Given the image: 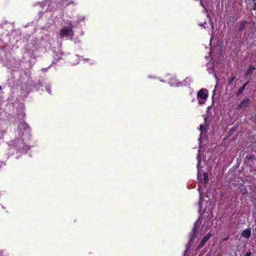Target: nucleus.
<instances>
[{
    "mask_svg": "<svg viewBox=\"0 0 256 256\" xmlns=\"http://www.w3.org/2000/svg\"><path fill=\"white\" fill-rule=\"evenodd\" d=\"M254 22L252 24L246 20H239L236 25L235 31L238 35L241 36L244 34V38H248L254 29Z\"/></svg>",
    "mask_w": 256,
    "mask_h": 256,
    "instance_id": "f257e3e1",
    "label": "nucleus"
},
{
    "mask_svg": "<svg viewBox=\"0 0 256 256\" xmlns=\"http://www.w3.org/2000/svg\"><path fill=\"white\" fill-rule=\"evenodd\" d=\"M208 97V90L206 89H201L197 94V99L200 104H204Z\"/></svg>",
    "mask_w": 256,
    "mask_h": 256,
    "instance_id": "f03ea898",
    "label": "nucleus"
},
{
    "mask_svg": "<svg viewBox=\"0 0 256 256\" xmlns=\"http://www.w3.org/2000/svg\"><path fill=\"white\" fill-rule=\"evenodd\" d=\"M72 32V27L66 26L62 28L60 30V38H62L64 36H68L70 33Z\"/></svg>",
    "mask_w": 256,
    "mask_h": 256,
    "instance_id": "7ed1b4c3",
    "label": "nucleus"
},
{
    "mask_svg": "<svg viewBox=\"0 0 256 256\" xmlns=\"http://www.w3.org/2000/svg\"><path fill=\"white\" fill-rule=\"evenodd\" d=\"M250 102V100L248 98H246L238 104L236 109V110H240L244 108L249 104Z\"/></svg>",
    "mask_w": 256,
    "mask_h": 256,
    "instance_id": "20e7f679",
    "label": "nucleus"
},
{
    "mask_svg": "<svg viewBox=\"0 0 256 256\" xmlns=\"http://www.w3.org/2000/svg\"><path fill=\"white\" fill-rule=\"evenodd\" d=\"M252 234L251 228H246L241 233V236L245 238L248 239Z\"/></svg>",
    "mask_w": 256,
    "mask_h": 256,
    "instance_id": "39448f33",
    "label": "nucleus"
},
{
    "mask_svg": "<svg viewBox=\"0 0 256 256\" xmlns=\"http://www.w3.org/2000/svg\"><path fill=\"white\" fill-rule=\"evenodd\" d=\"M255 70H256V68L254 65L250 64L245 73V76L247 77L249 76H252Z\"/></svg>",
    "mask_w": 256,
    "mask_h": 256,
    "instance_id": "423d86ee",
    "label": "nucleus"
},
{
    "mask_svg": "<svg viewBox=\"0 0 256 256\" xmlns=\"http://www.w3.org/2000/svg\"><path fill=\"white\" fill-rule=\"evenodd\" d=\"M210 236H211V234H208L207 235H206L202 240V241L200 243V248L202 247L205 244L206 242L210 238Z\"/></svg>",
    "mask_w": 256,
    "mask_h": 256,
    "instance_id": "0eeeda50",
    "label": "nucleus"
},
{
    "mask_svg": "<svg viewBox=\"0 0 256 256\" xmlns=\"http://www.w3.org/2000/svg\"><path fill=\"white\" fill-rule=\"evenodd\" d=\"M248 82H246L244 84V86L238 89L236 93L237 96H239L240 94L242 93L244 90L246 86L248 84Z\"/></svg>",
    "mask_w": 256,
    "mask_h": 256,
    "instance_id": "6e6552de",
    "label": "nucleus"
},
{
    "mask_svg": "<svg viewBox=\"0 0 256 256\" xmlns=\"http://www.w3.org/2000/svg\"><path fill=\"white\" fill-rule=\"evenodd\" d=\"M240 191L243 194H248L247 190L245 188L242 189Z\"/></svg>",
    "mask_w": 256,
    "mask_h": 256,
    "instance_id": "1a4fd4ad",
    "label": "nucleus"
},
{
    "mask_svg": "<svg viewBox=\"0 0 256 256\" xmlns=\"http://www.w3.org/2000/svg\"><path fill=\"white\" fill-rule=\"evenodd\" d=\"M235 78V77L234 76H233L232 78H231L229 81H228V84H230L232 83L234 80Z\"/></svg>",
    "mask_w": 256,
    "mask_h": 256,
    "instance_id": "9d476101",
    "label": "nucleus"
},
{
    "mask_svg": "<svg viewBox=\"0 0 256 256\" xmlns=\"http://www.w3.org/2000/svg\"><path fill=\"white\" fill-rule=\"evenodd\" d=\"M252 255V252H251V251L250 250H249L248 252H246V254H245V256H251Z\"/></svg>",
    "mask_w": 256,
    "mask_h": 256,
    "instance_id": "9b49d317",
    "label": "nucleus"
},
{
    "mask_svg": "<svg viewBox=\"0 0 256 256\" xmlns=\"http://www.w3.org/2000/svg\"><path fill=\"white\" fill-rule=\"evenodd\" d=\"M46 91L48 93V94H51V92H52V90H51V89H50V87H47L46 88Z\"/></svg>",
    "mask_w": 256,
    "mask_h": 256,
    "instance_id": "f8f14e48",
    "label": "nucleus"
},
{
    "mask_svg": "<svg viewBox=\"0 0 256 256\" xmlns=\"http://www.w3.org/2000/svg\"><path fill=\"white\" fill-rule=\"evenodd\" d=\"M204 182H206L208 181V174L206 173L204 174Z\"/></svg>",
    "mask_w": 256,
    "mask_h": 256,
    "instance_id": "ddd939ff",
    "label": "nucleus"
},
{
    "mask_svg": "<svg viewBox=\"0 0 256 256\" xmlns=\"http://www.w3.org/2000/svg\"><path fill=\"white\" fill-rule=\"evenodd\" d=\"M192 230L194 231V232H196V226H194V228H193Z\"/></svg>",
    "mask_w": 256,
    "mask_h": 256,
    "instance_id": "4468645a",
    "label": "nucleus"
},
{
    "mask_svg": "<svg viewBox=\"0 0 256 256\" xmlns=\"http://www.w3.org/2000/svg\"><path fill=\"white\" fill-rule=\"evenodd\" d=\"M228 238H228H225L224 239V240H226Z\"/></svg>",
    "mask_w": 256,
    "mask_h": 256,
    "instance_id": "2eb2a0df",
    "label": "nucleus"
},
{
    "mask_svg": "<svg viewBox=\"0 0 256 256\" xmlns=\"http://www.w3.org/2000/svg\"><path fill=\"white\" fill-rule=\"evenodd\" d=\"M2 90V86H0V90Z\"/></svg>",
    "mask_w": 256,
    "mask_h": 256,
    "instance_id": "dca6fc26",
    "label": "nucleus"
},
{
    "mask_svg": "<svg viewBox=\"0 0 256 256\" xmlns=\"http://www.w3.org/2000/svg\"><path fill=\"white\" fill-rule=\"evenodd\" d=\"M255 231H256V228H255Z\"/></svg>",
    "mask_w": 256,
    "mask_h": 256,
    "instance_id": "f3484780",
    "label": "nucleus"
}]
</instances>
